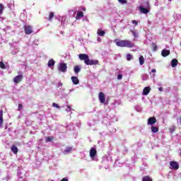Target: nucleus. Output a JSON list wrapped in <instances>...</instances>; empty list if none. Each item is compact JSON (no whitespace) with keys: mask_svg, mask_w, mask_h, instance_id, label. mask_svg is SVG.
I'll return each instance as SVG.
<instances>
[{"mask_svg":"<svg viewBox=\"0 0 181 181\" xmlns=\"http://www.w3.org/2000/svg\"><path fill=\"white\" fill-rule=\"evenodd\" d=\"M152 50L153 52H156V50H158V45H156V44H152Z\"/></svg>","mask_w":181,"mask_h":181,"instance_id":"obj_28","label":"nucleus"},{"mask_svg":"<svg viewBox=\"0 0 181 181\" xmlns=\"http://www.w3.org/2000/svg\"><path fill=\"white\" fill-rule=\"evenodd\" d=\"M18 76H15L13 78V83H15L16 84H19V83H21L22 81V80H23V75L21 74V71L18 72Z\"/></svg>","mask_w":181,"mask_h":181,"instance_id":"obj_2","label":"nucleus"},{"mask_svg":"<svg viewBox=\"0 0 181 181\" xmlns=\"http://www.w3.org/2000/svg\"><path fill=\"white\" fill-rule=\"evenodd\" d=\"M0 67H1V69H6L5 64H4L3 62H0Z\"/></svg>","mask_w":181,"mask_h":181,"instance_id":"obj_32","label":"nucleus"},{"mask_svg":"<svg viewBox=\"0 0 181 181\" xmlns=\"http://www.w3.org/2000/svg\"><path fill=\"white\" fill-rule=\"evenodd\" d=\"M58 85H59V87H62V86H63V83H59Z\"/></svg>","mask_w":181,"mask_h":181,"instance_id":"obj_43","label":"nucleus"},{"mask_svg":"<svg viewBox=\"0 0 181 181\" xmlns=\"http://www.w3.org/2000/svg\"><path fill=\"white\" fill-rule=\"evenodd\" d=\"M118 2H119V4H122L123 5L127 3V0H118Z\"/></svg>","mask_w":181,"mask_h":181,"instance_id":"obj_33","label":"nucleus"},{"mask_svg":"<svg viewBox=\"0 0 181 181\" xmlns=\"http://www.w3.org/2000/svg\"><path fill=\"white\" fill-rule=\"evenodd\" d=\"M61 181H69V180L67 178H63Z\"/></svg>","mask_w":181,"mask_h":181,"instance_id":"obj_42","label":"nucleus"},{"mask_svg":"<svg viewBox=\"0 0 181 181\" xmlns=\"http://www.w3.org/2000/svg\"><path fill=\"white\" fill-rule=\"evenodd\" d=\"M81 9L83 11V12H86V11H87V9L85 7H83Z\"/></svg>","mask_w":181,"mask_h":181,"instance_id":"obj_41","label":"nucleus"},{"mask_svg":"<svg viewBox=\"0 0 181 181\" xmlns=\"http://www.w3.org/2000/svg\"><path fill=\"white\" fill-rule=\"evenodd\" d=\"M158 90H159V91H163V88L160 87V88H158Z\"/></svg>","mask_w":181,"mask_h":181,"instance_id":"obj_40","label":"nucleus"},{"mask_svg":"<svg viewBox=\"0 0 181 181\" xmlns=\"http://www.w3.org/2000/svg\"><path fill=\"white\" fill-rule=\"evenodd\" d=\"M72 151H73V148H71V146H68L64 151V153L65 154L70 153L71 152H72Z\"/></svg>","mask_w":181,"mask_h":181,"instance_id":"obj_20","label":"nucleus"},{"mask_svg":"<svg viewBox=\"0 0 181 181\" xmlns=\"http://www.w3.org/2000/svg\"><path fill=\"white\" fill-rule=\"evenodd\" d=\"M151 73H156V69H153L151 70Z\"/></svg>","mask_w":181,"mask_h":181,"instance_id":"obj_39","label":"nucleus"},{"mask_svg":"<svg viewBox=\"0 0 181 181\" xmlns=\"http://www.w3.org/2000/svg\"><path fill=\"white\" fill-rule=\"evenodd\" d=\"M151 132L153 134H156V132H159V128L155 126H151Z\"/></svg>","mask_w":181,"mask_h":181,"instance_id":"obj_22","label":"nucleus"},{"mask_svg":"<svg viewBox=\"0 0 181 181\" xmlns=\"http://www.w3.org/2000/svg\"><path fill=\"white\" fill-rule=\"evenodd\" d=\"M132 59V55H131V54H127V60L128 62H131Z\"/></svg>","mask_w":181,"mask_h":181,"instance_id":"obj_30","label":"nucleus"},{"mask_svg":"<svg viewBox=\"0 0 181 181\" xmlns=\"http://www.w3.org/2000/svg\"><path fill=\"white\" fill-rule=\"evenodd\" d=\"M179 64V61H177V59H173L171 61V67L175 68L176 67V66H177Z\"/></svg>","mask_w":181,"mask_h":181,"instance_id":"obj_14","label":"nucleus"},{"mask_svg":"<svg viewBox=\"0 0 181 181\" xmlns=\"http://www.w3.org/2000/svg\"><path fill=\"white\" fill-rule=\"evenodd\" d=\"M11 152L13 153L14 155H16L18 153V147H16V146L13 145L11 148Z\"/></svg>","mask_w":181,"mask_h":181,"instance_id":"obj_18","label":"nucleus"},{"mask_svg":"<svg viewBox=\"0 0 181 181\" xmlns=\"http://www.w3.org/2000/svg\"><path fill=\"white\" fill-rule=\"evenodd\" d=\"M130 32L132 33L134 37H138V33H136L135 31L131 30Z\"/></svg>","mask_w":181,"mask_h":181,"instance_id":"obj_31","label":"nucleus"},{"mask_svg":"<svg viewBox=\"0 0 181 181\" xmlns=\"http://www.w3.org/2000/svg\"><path fill=\"white\" fill-rule=\"evenodd\" d=\"M58 70L62 71V73H66L67 71V64L64 63H61L58 66Z\"/></svg>","mask_w":181,"mask_h":181,"instance_id":"obj_4","label":"nucleus"},{"mask_svg":"<svg viewBox=\"0 0 181 181\" xmlns=\"http://www.w3.org/2000/svg\"><path fill=\"white\" fill-rule=\"evenodd\" d=\"M176 129V127L175 126H173L171 129H170V132H175Z\"/></svg>","mask_w":181,"mask_h":181,"instance_id":"obj_35","label":"nucleus"},{"mask_svg":"<svg viewBox=\"0 0 181 181\" xmlns=\"http://www.w3.org/2000/svg\"><path fill=\"white\" fill-rule=\"evenodd\" d=\"M52 107H55V108H60V106L56 103H52Z\"/></svg>","mask_w":181,"mask_h":181,"instance_id":"obj_34","label":"nucleus"},{"mask_svg":"<svg viewBox=\"0 0 181 181\" xmlns=\"http://www.w3.org/2000/svg\"><path fill=\"white\" fill-rule=\"evenodd\" d=\"M74 70L76 74H78V73H80V71L81 70V68H80V66H75Z\"/></svg>","mask_w":181,"mask_h":181,"instance_id":"obj_21","label":"nucleus"},{"mask_svg":"<svg viewBox=\"0 0 181 181\" xmlns=\"http://www.w3.org/2000/svg\"><path fill=\"white\" fill-rule=\"evenodd\" d=\"M98 64L99 62L97 59H89V61H88V63L86 64V66H97V64Z\"/></svg>","mask_w":181,"mask_h":181,"instance_id":"obj_6","label":"nucleus"},{"mask_svg":"<svg viewBox=\"0 0 181 181\" xmlns=\"http://www.w3.org/2000/svg\"><path fill=\"white\" fill-rule=\"evenodd\" d=\"M139 9L140 12H141V13H144L145 15H146V13L149 12V10L148 8H146L143 6H140Z\"/></svg>","mask_w":181,"mask_h":181,"instance_id":"obj_15","label":"nucleus"},{"mask_svg":"<svg viewBox=\"0 0 181 181\" xmlns=\"http://www.w3.org/2000/svg\"><path fill=\"white\" fill-rule=\"evenodd\" d=\"M180 121H181V116L180 117Z\"/></svg>","mask_w":181,"mask_h":181,"instance_id":"obj_45","label":"nucleus"},{"mask_svg":"<svg viewBox=\"0 0 181 181\" xmlns=\"http://www.w3.org/2000/svg\"><path fill=\"white\" fill-rule=\"evenodd\" d=\"M83 17H84V13H83V11H79L77 12L76 19H80L81 18H83Z\"/></svg>","mask_w":181,"mask_h":181,"instance_id":"obj_16","label":"nucleus"},{"mask_svg":"<svg viewBox=\"0 0 181 181\" xmlns=\"http://www.w3.org/2000/svg\"><path fill=\"white\" fill-rule=\"evenodd\" d=\"M170 165L171 168H173V169H175V170H177V169H179V163L176 161H171Z\"/></svg>","mask_w":181,"mask_h":181,"instance_id":"obj_9","label":"nucleus"},{"mask_svg":"<svg viewBox=\"0 0 181 181\" xmlns=\"http://www.w3.org/2000/svg\"><path fill=\"white\" fill-rule=\"evenodd\" d=\"M4 9H5V6H4L3 4H0V15L4 13Z\"/></svg>","mask_w":181,"mask_h":181,"instance_id":"obj_26","label":"nucleus"},{"mask_svg":"<svg viewBox=\"0 0 181 181\" xmlns=\"http://www.w3.org/2000/svg\"><path fill=\"white\" fill-rule=\"evenodd\" d=\"M117 78H118L119 80H121V78H122V75L118 74V75H117Z\"/></svg>","mask_w":181,"mask_h":181,"instance_id":"obj_38","label":"nucleus"},{"mask_svg":"<svg viewBox=\"0 0 181 181\" xmlns=\"http://www.w3.org/2000/svg\"><path fill=\"white\" fill-rule=\"evenodd\" d=\"M97 35H98V36H105V31L101 30V29H98V32H97Z\"/></svg>","mask_w":181,"mask_h":181,"instance_id":"obj_19","label":"nucleus"},{"mask_svg":"<svg viewBox=\"0 0 181 181\" xmlns=\"http://www.w3.org/2000/svg\"><path fill=\"white\" fill-rule=\"evenodd\" d=\"M116 45L119 47H128L129 49H132V47L135 46V44L129 40H122L117 41L116 42Z\"/></svg>","mask_w":181,"mask_h":181,"instance_id":"obj_1","label":"nucleus"},{"mask_svg":"<svg viewBox=\"0 0 181 181\" xmlns=\"http://www.w3.org/2000/svg\"><path fill=\"white\" fill-rule=\"evenodd\" d=\"M170 54V51L169 49H163L161 52V55L163 57H167V56H169Z\"/></svg>","mask_w":181,"mask_h":181,"instance_id":"obj_11","label":"nucleus"},{"mask_svg":"<svg viewBox=\"0 0 181 181\" xmlns=\"http://www.w3.org/2000/svg\"><path fill=\"white\" fill-rule=\"evenodd\" d=\"M78 57H79L80 60L83 61L85 64H86V65L88 63V61L90 60V57L86 54H80L78 55Z\"/></svg>","mask_w":181,"mask_h":181,"instance_id":"obj_3","label":"nucleus"},{"mask_svg":"<svg viewBox=\"0 0 181 181\" xmlns=\"http://www.w3.org/2000/svg\"><path fill=\"white\" fill-rule=\"evenodd\" d=\"M54 17V13L50 12L49 14L48 21H52V20L53 19Z\"/></svg>","mask_w":181,"mask_h":181,"instance_id":"obj_27","label":"nucleus"},{"mask_svg":"<svg viewBox=\"0 0 181 181\" xmlns=\"http://www.w3.org/2000/svg\"><path fill=\"white\" fill-rule=\"evenodd\" d=\"M23 105L22 104H18V111H21V110H23Z\"/></svg>","mask_w":181,"mask_h":181,"instance_id":"obj_36","label":"nucleus"},{"mask_svg":"<svg viewBox=\"0 0 181 181\" xmlns=\"http://www.w3.org/2000/svg\"><path fill=\"white\" fill-rule=\"evenodd\" d=\"M142 181H153L149 175L144 176L142 179Z\"/></svg>","mask_w":181,"mask_h":181,"instance_id":"obj_25","label":"nucleus"},{"mask_svg":"<svg viewBox=\"0 0 181 181\" xmlns=\"http://www.w3.org/2000/svg\"><path fill=\"white\" fill-rule=\"evenodd\" d=\"M151 93V87H145L143 90V95H148Z\"/></svg>","mask_w":181,"mask_h":181,"instance_id":"obj_13","label":"nucleus"},{"mask_svg":"<svg viewBox=\"0 0 181 181\" xmlns=\"http://www.w3.org/2000/svg\"><path fill=\"white\" fill-rule=\"evenodd\" d=\"M98 98L101 104H104V103H105V94H104L103 92L99 93Z\"/></svg>","mask_w":181,"mask_h":181,"instance_id":"obj_7","label":"nucleus"},{"mask_svg":"<svg viewBox=\"0 0 181 181\" xmlns=\"http://www.w3.org/2000/svg\"><path fill=\"white\" fill-rule=\"evenodd\" d=\"M71 80L75 86H77L80 83V80H78L77 76H71Z\"/></svg>","mask_w":181,"mask_h":181,"instance_id":"obj_12","label":"nucleus"},{"mask_svg":"<svg viewBox=\"0 0 181 181\" xmlns=\"http://www.w3.org/2000/svg\"><path fill=\"white\" fill-rule=\"evenodd\" d=\"M4 124V110H0V127Z\"/></svg>","mask_w":181,"mask_h":181,"instance_id":"obj_17","label":"nucleus"},{"mask_svg":"<svg viewBox=\"0 0 181 181\" xmlns=\"http://www.w3.org/2000/svg\"><path fill=\"white\" fill-rule=\"evenodd\" d=\"M148 125H153V124H156V118L155 117H151L148 119Z\"/></svg>","mask_w":181,"mask_h":181,"instance_id":"obj_8","label":"nucleus"},{"mask_svg":"<svg viewBox=\"0 0 181 181\" xmlns=\"http://www.w3.org/2000/svg\"><path fill=\"white\" fill-rule=\"evenodd\" d=\"M96 156H97V150L92 147L90 150V158H95Z\"/></svg>","mask_w":181,"mask_h":181,"instance_id":"obj_10","label":"nucleus"},{"mask_svg":"<svg viewBox=\"0 0 181 181\" xmlns=\"http://www.w3.org/2000/svg\"><path fill=\"white\" fill-rule=\"evenodd\" d=\"M54 60L53 59H50L49 62H48V67H53V66H54Z\"/></svg>","mask_w":181,"mask_h":181,"instance_id":"obj_24","label":"nucleus"},{"mask_svg":"<svg viewBox=\"0 0 181 181\" xmlns=\"http://www.w3.org/2000/svg\"><path fill=\"white\" fill-rule=\"evenodd\" d=\"M24 32L25 35H30L31 33H33V28L31 25H25L24 27Z\"/></svg>","mask_w":181,"mask_h":181,"instance_id":"obj_5","label":"nucleus"},{"mask_svg":"<svg viewBox=\"0 0 181 181\" xmlns=\"http://www.w3.org/2000/svg\"><path fill=\"white\" fill-rule=\"evenodd\" d=\"M53 139H54V138L53 136L46 137L47 142H52V141H53Z\"/></svg>","mask_w":181,"mask_h":181,"instance_id":"obj_29","label":"nucleus"},{"mask_svg":"<svg viewBox=\"0 0 181 181\" xmlns=\"http://www.w3.org/2000/svg\"><path fill=\"white\" fill-rule=\"evenodd\" d=\"M67 108H69V110H71V107L70 105H67Z\"/></svg>","mask_w":181,"mask_h":181,"instance_id":"obj_44","label":"nucleus"},{"mask_svg":"<svg viewBox=\"0 0 181 181\" xmlns=\"http://www.w3.org/2000/svg\"><path fill=\"white\" fill-rule=\"evenodd\" d=\"M132 23H133L134 25H135L136 26L138 25V21L133 20L132 21Z\"/></svg>","mask_w":181,"mask_h":181,"instance_id":"obj_37","label":"nucleus"},{"mask_svg":"<svg viewBox=\"0 0 181 181\" xmlns=\"http://www.w3.org/2000/svg\"><path fill=\"white\" fill-rule=\"evenodd\" d=\"M140 66L144 65L145 63V59H144V56L141 55L140 57L139 58Z\"/></svg>","mask_w":181,"mask_h":181,"instance_id":"obj_23","label":"nucleus"}]
</instances>
